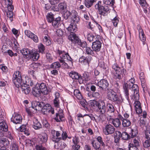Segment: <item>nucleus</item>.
Returning <instances> with one entry per match:
<instances>
[{"mask_svg": "<svg viewBox=\"0 0 150 150\" xmlns=\"http://www.w3.org/2000/svg\"><path fill=\"white\" fill-rule=\"evenodd\" d=\"M57 34L59 37H62L64 34V32L62 30L60 29L57 30L56 31Z\"/></svg>", "mask_w": 150, "mask_h": 150, "instance_id": "nucleus-64", "label": "nucleus"}, {"mask_svg": "<svg viewBox=\"0 0 150 150\" xmlns=\"http://www.w3.org/2000/svg\"><path fill=\"white\" fill-rule=\"evenodd\" d=\"M122 138V139L125 140H127L129 139L130 138V137L129 134L126 132H123L121 133Z\"/></svg>", "mask_w": 150, "mask_h": 150, "instance_id": "nucleus-35", "label": "nucleus"}, {"mask_svg": "<svg viewBox=\"0 0 150 150\" xmlns=\"http://www.w3.org/2000/svg\"><path fill=\"white\" fill-rule=\"evenodd\" d=\"M82 77L86 81H88L90 79L89 74L88 72L84 73L83 74Z\"/></svg>", "mask_w": 150, "mask_h": 150, "instance_id": "nucleus-59", "label": "nucleus"}, {"mask_svg": "<svg viewBox=\"0 0 150 150\" xmlns=\"http://www.w3.org/2000/svg\"><path fill=\"white\" fill-rule=\"evenodd\" d=\"M0 129L5 132L8 131V126L5 122H0Z\"/></svg>", "mask_w": 150, "mask_h": 150, "instance_id": "nucleus-33", "label": "nucleus"}, {"mask_svg": "<svg viewBox=\"0 0 150 150\" xmlns=\"http://www.w3.org/2000/svg\"><path fill=\"white\" fill-rule=\"evenodd\" d=\"M20 84L21 85L19 86H17V85L15 86L18 88H21L22 91L29 88L28 87V85L25 83L23 81H21V82H20Z\"/></svg>", "mask_w": 150, "mask_h": 150, "instance_id": "nucleus-39", "label": "nucleus"}, {"mask_svg": "<svg viewBox=\"0 0 150 150\" xmlns=\"http://www.w3.org/2000/svg\"><path fill=\"white\" fill-rule=\"evenodd\" d=\"M85 47L86 48V52L87 54L93 55L94 54L93 50H92L90 47H87V45Z\"/></svg>", "mask_w": 150, "mask_h": 150, "instance_id": "nucleus-43", "label": "nucleus"}, {"mask_svg": "<svg viewBox=\"0 0 150 150\" xmlns=\"http://www.w3.org/2000/svg\"><path fill=\"white\" fill-rule=\"evenodd\" d=\"M39 87L40 90L42 93L44 95H47L49 92L46 86V84L43 83H42L39 85Z\"/></svg>", "mask_w": 150, "mask_h": 150, "instance_id": "nucleus-15", "label": "nucleus"}, {"mask_svg": "<svg viewBox=\"0 0 150 150\" xmlns=\"http://www.w3.org/2000/svg\"><path fill=\"white\" fill-rule=\"evenodd\" d=\"M61 65L58 62L53 63L50 65V68L52 69H57L60 68Z\"/></svg>", "mask_w": 150, "mask_h": 150, "instance_id": "nucleus-38", "label": "nucleus"}, {"mask_svg": "<svg viewBox=\"0 0 150 150\" xmlns=\"http://www.w3.org/2000/svg\"><path fill=\"white\" fill-rule=\"evenodd\" d=\"M129 85L127 83L125 82L123 84V88L124 93L126 98L127 100L129 99Z\"/></svg>", "mask_w": 150, "mask_h": 150, "instance_id": "nucleus-19", "label": "nucleus"}, {"mask_svg": "<svg viewBox=\"0 0 150 150\" xmlns=\"http://www.w3.org/2000/svg\"><path fill=\"white\" fill-rule=\"evenodd\" d=\"M97 85L102 90L106 91L109 89V83L107 80L102 79L98 82Z\"/></svg>", "mask_w": 150, "mask_h": 150, "instance_id": "nucleus-7", "label": "nucleus"}, {"mask_svg": "<svg viewBox=\"0 0 150 150\" xmlns=\"http://www.w3.org/2000/svg\"><path fill=\"white\" fill-rule=\"evenodd\" d=\"M139 38L142 41L144 42L146 40V38L144 32L139 33Z\"/></svg>", "mask_w": 150, "mask_h": 150, "instance_id": "nucleus-55", "label": "nucleus"}, {"mask_svg": "<svg viewBox=\"0 0 150 150\" xmlns=\"http://www.w3.org/2000/svg\"><path fill=\"white\" fill-rule=\"evenodd\" d=\"M112 68L115 71L114 74V78L116 80L121 79L123 77V74L124 75L126 74V70L124 69H122L116 63L112 65Z\"/></svg>", "mask_w": 150, "mask_h": 150, "instance_id": "nucleus-1", "label": "nucleus"}, {"mask_svg": "<svg viewBox=\"0 0 150 150\" xmlns=\"http://www.w3.org/2000/svg\"><path fill=\"white\" fill-rule=\"evenodd\" d=\"M96 0H85V6L88 8L91 7L93 5L94 2H96Z\"/></svg>", "mask_w": 150, "mask_h": 150, "instance_id": "nucleus-29", "label": "nucleus"}, {"mask_svg": "<svg viewBox=\"0 0 150 150\" xmlns=\"http://www.w3.org/2000/svg\"><path fill=\"white\" fill-rule=\"evenodd\" d=\"M130 130V132L129 133L130 136L131 138H134L136 136L138 133V131L137 129L136 128L135 129H132L131 128H129Z\"/></svg>", "mask_w": 150, "mask_h": 150, "instance_id": "nucleus-32", "label": "nucleus"}, {"mask_svg": "<svg viewBox=\"0 0 150 150\" xmlns=\"http://www.w3.org/2000/svg\"><path fill=\"white\" fill-rule=\"evenodd\" d=\"M85 118H83L85 123H89L91 122V119L89 116L88 114H85L84 115Z\"/></svg>", "mask_w": 150, "mask_h": 150, "instance_id": "nucleus-53", "label": "nucleus"}, {"mask_svg": "<svg viewBox=\"0 0 150 150\" xmlns=\"http://www.w3.org/2000/svg\"><path fill=\"white\" fill-rule=\"evenodd\" d=\"M3 143L4 146H7L9 144V141L6 139H3L0 140V143Z\"/></svg>", "mask_w": 150, "mask_h": 150, "instance_id": "nucleus-60", "label": "nucleus"}, {"mask_svg": "<svg viewBox=\"0 0 150 150\" xmlns=\"http://www.w3.org/2000/svg\"><path fill=\"white\" fill-rule=\"evenodd\" d=\"M145 131V138L147 139L150 140V130L149 128H146Z\"/></svg>", "mask_w": 150, "mask_h": 150, "instance_id": "nucleus-50", "label": "nucleus"}, {"mask_svg": "<svg viewBox=\"0 0 150 150\" xmlns=\"http://www.w3.org/2000/svg\"><path fill=\"white\" fill-rule=\"evenodd\" d=\"M115 132L114 134V142L115 143H117L119 142L120 138L121 137V133L118 130L115 131Z\"/></svg>", "mask_w": 150, "mask_h": 150, "instance_id": "nucleus-20", "label": "nucleus"}, {"mask_svg": "<svg viewBox=\"0 0 150 150\" xmlns=\"http://www.w3.org/2000/svg\"><path fill=\"white\" fill-rule=\"evenodd\" d=\"M99 101H97L95 100H91L88 104V105L91 107L96 106L97 107Z\"/></svg>", "mask_w": 150, "mask_h": 150, "instance_id": "nucleus-41", "label": "nucleus"}, {"mask_svg": "<svg viewBox=\"0 0 150 150\" xmlns=\"http://www.w3.org/2000/svg\"><path fill=\"white\" fill-rule=\"evenodd\" d=\"M29 38H31L35 42H38V37L33 33L30 36Z\"/></svg>", "mask_w": 150, "mask_h": 150, "instance_id": "nucleus-58", "label": "nucleus"}, {"mask_svg": "<svg viewBox=\"0 0 150 150\" xmlns=\"http://www.w3.org/2000/svg\"><path fill=\"white\" fill-rule=\"evenodd\" d=\"M21 52L23 55L24 58L28 59H29L30 51L28 49H23L21 50Z\"/></svg>", "mask_w": 150, "mask_h": 150, "instance_id": "nucleus-23", "label": "nucleus"}, {"mask_svg": "<svg viewBox=\"0 0 150 150\" xmlns=\"http://www.w3.org/2000/svg\"><path fill=\"white\" fill-rule=\"evenodd\" d=\"M54 120L57 122H59L60 121H64L65 118L64 115L62 112V111H59L56 114V117L54 118Z\"/></svg>", "mask_w": 150, "mask_h": 150, "instance_id": "nucleus-16", "label": "nucleus"}, {"mask_svg": "<svg viewBox=\"0 0 150 150\" xmlns=\"http://www.w3.org/2000/svg\"><path fill=\"white\" fill-rule=\"evenodd\" d=\"M101 1H99L95 5L96 9L98 10L99 14L103 16L106 15L107 12L109 11V9L108 6H101Z\"/></svg>", "mask_w": 150, "mask_h": 150, "instance_id": "nucleus-5", "label": "nucleus"}, {"mask_svg": "<svg viewBox=\"0 0 150 150\" xmlns=\"http://www.w3.org/2000/svg\"><path fill=\"white\" fill-rule=\"evenodd\" d=\"M130 144L139 148L141 144L139 138L137 137H135Z\"/></svg>", "mask_w": 150, "mask_h": 150, "instance_id": "nucleus-25", "label": "nucleus"}, {"mask_svg": "<svg viewBox=\"0 0 150 150\" xmlns=\"http://www.w3.org/2000/svg\"><path fill=\"white\" fill-rule=\"evenodd\" d=\"M32 93L35 97H39L42 93L39 88L35 86L32 88Z\"/></svg>", "mask_w": 150, "mask_h": 150, "instance_id": "nucleus-22", "label": "nucleus"}, {"mask_svg": "<svg viewBox=\"0 0 150 150\" xmlns=\"http://www.w3.org/2000/svg\"><path fill=\"white\" fill-rule=\"evenodd\" d=\"M67 4L66 3L63 2H61L58 4V7L60 10H63L67 8Z\"/></svg>", "mask_w": 150, "mask_h": 150, "instance_id": "nucleus-49", "label": "nucleus"}, {"mask_svg": "<svg viewBox=\"0 0 150 150\" xmlns=\"http://www.w3.org/2000/svg\"><path fill=\"white\" fill-rule=\"evenodd\" d=\"M139 124L141 127L143 128V129H146V128H148L146 127V122L144 119L140 120Z\"/></svg>", "mask_w": 150, "mask_h": 150, "instance_id": "nucleus-51", "label": "nucleus"}, {"mask_svg": "<svg viewBox=\"0 0 150 150\" xmlns=\"http://www.w3.org/2000/svg\"><path fill=\"white\" fill-rule=\"evenodd\" d=\"M131 123L130 121L126 119H125L122 121V125L124 127H129L131 125Z\"/></svg>", "mask_w": 150, "mask_h": 150, "instance_id": "nucleus-30", "label": "nucleus"}, {"mask_svg": "<svg viewBox=\"0 0 150 150\" xmlns=\"http://www.w3.org/2000/svg\"><path fill=\"white\" fill-rule=\"evenodd\" d=\"M129 150H137L139 148L129 144L128 146Z\"/></svg>", "mask_w": 150, "mask_h": 150, "instance_id": "nucleus-61", "label": "nucleus"}, {"mask_svg": "<svg viewBox=\"0 0 150 150\" xmlns=\"http://www.w3.org/2000/svg\"><path fill=\"white\" fill-rule=\"evenodd\" d=\"M55 98L54 100V106L56 107H59V94L58 92H56L55 94Z\"/></svg>", "mask_w": 150, "mask_h": 150, "instance_id": "nucleus-24", "label": "nucleus"}, {"mask_svg": "<svg viewBox=\"0 0 150 150\" xmlns=\"http://www.w3.org/2000/svg\"><path fill=\"white\" fill-rule=\"evenodd\" d=\"M92 59V58L90 56H88L86 57L82 56L79 59V62L81 63L89 65L90 62Z\"/></svg>", "mask_w": 150, "mask_h": 150, "instance_id": "nucleus-12", "label": "nucleus"}, {"mask_svg": "<svg viewBox=\"0 0 150 150\" xmlns=\"http://www.w3.org/2000/svg\"><path fill=\"white\" fill-rule=\"evenodd\" d=\"M97 107L99 112L101 114H104L106 111V107L105 103L102 100L99 101Z\"/></svg>", "mask_w": 150, "mask_h": 150, "instance_id": "nucleus-10", "label": "nucleus"}, {"mask_svg": "<svg viewBox=\"0 0 150 150\" xmlns=\"http://www.w3.org/2000/svg\"><path fill=\"white\" fill-rule=\"evenodd\" d=\"M33 126V127L35 129H38L42 127L40 123L36 119L34 120Z\"/></svg>", "mask_w": 150, "mask_h": 150, "instance_id": "nucleus-27", "label": "nucleus"}, {"mask_svg": "<svg viewBox=\"0 0 150 150\" xmlns=\"http://www.w3.org/2000/svg\"><path fill=\"white\" fill-rule=\"evenodd\" d=\"M39 51L42 54L45 53V48L44 46L42 43L40 44L38 46Z\"/></svg>", "mask_w": 150, "mask_h": 150, "instance_id": "nucleus-44", "label": "nucleus"}, {"mask_svg": "<svg viewBox=\"0 0 150 150\" xmlns=\"http://www.w3.org/2000/svg\"><path fill=\"white\" fill-rule=\"evenodd\" d=\"M119 18L118 17L116 16L111 20L112 22L115 27H117V26L119 22Z\"/></svg>", "mask_w": 150, "mask_h": 150, "instance_id": "nucleus-45", "label": "nucleus"}, {"mask_svg": "<svg viewBox=\"0 0 150 150\" xmlns=\"http://www.w3.org/2000/svg\"><path fill=\"white\" fill-rule=\"evenodd\" d=\"M103 3L106 5L112 6L115 3V1L114 0H103Z\"/></svg>", "mask_w": 150, "mask_h": 150, "instance_id": "nucleus-42", "label": "nucleus"}, {"mask_svg": "<svg viewBox=\"0 0 150 150\" xmlns=\"http://www.w3.org/2000/svg\"><path fill=\"white\" fill-rule=\"evenodd\" d=\"M69 75L72 79L78 80L79 82H83V79H82V77L77 72L75 71H71V72L69 73Z\"/></svg>", "mask_w": 150, "mask_h": 150, "instance_id": "nucleus-9", "label": "nucleus"}, {"mask_svg": "<svg viewBox=\"0 0 150 150\" xmlns=\"http://www.w3.org/2000/svg\"><path fill=\"white\" fill-rule=\"evenodd\" d=\"M143 145L145 148L147 149L150 146V140L147 139L143 143Z\"/></svg>", "mask_w": 150, "mask_h": 150, "instance_id": "nucleus-54", "label": "nucleus"}, {"mask_svg": "<svg viewBox=\"0 0 150 150\" xmlns=\"http://www.w3.org/2000/svg\"><path fill=\"white\" fill-rule=\"evenodd\" d=\"M47 20V21L51 23L54 20L53 14L51 12L48 13L46 16Z\"/></svg>", "mask_w": 150, "mask_h": 150, "instance_id": "nucleus-34", "label": "nucleus"}, {"mask_svg": "<svg viewBox=\"0 0 150 150\" xmlns=\"http://www.w3.org/2000/svg\"><path fill=\"white\" fill-rule=\"evenodd\" d=\"M91 144L92 146L95 149L98 150L101 149V148H100V145L98 142L96 141L95 140H93Z\"/></svg>", "mask_w": 150, "mask_h": 150, "instance_id": "nucleus-37", "label": "nucleus"}, {"mask_svg": "<svg viewBox=\"0 0 150 150\" xmlns=\"http://www.w3.org/2000/svg\"><path fill=\"white\" fill-rule=\"evenodd\" d=\"M108 99L112 102H116L117 104H120L122 102L121 97L118 96L117 93L112 90L109 91L108 95Z\"/></svg>", "mask_w": 150, "mask_h": 150, "instance_id": "nucleus-3", "label": "nucleus"}, {"mask_svg": "<svg viewBox=\"0 0 150 150\" xmlns=\"http://www.w3.org/2000/svg\"><path fill=\"white\" fill-rule=\"evenodd\" d=\"M135 100L134 105L136 113L138 114H140L142 112L141 103L138 100H135Z\"/></svg>", "mask_w": 150, "mask_h": 150, "instance_id": "nucleus-18", "label": "nucleus"}, {"mask_svg": "<svg viewBox=\"0 0 150 150\" xmlns=\"http://www.w3.org/2000/svg\"><path fill=\"white\" fill-rule=\"evenodd\" d=\"M74 94L78 99H81L82 98V96L79 90H75L74 91Z\"/></svg>", "mask_w": 150, "mask_h": 150, "instance_id": "nucleus-36", "label": "nucleus"}, {"mask_svg": "<svg viewBox=\"0 0 150 150\" xmlns=\"http://www.w3.org/2000/svg\"><path fill=\"white\" fill-rule=\"evenodd\" d=\"M103 134L106 135L111 134L114 133L115 128L112 125L110 124H107L103 128Z\"/></svg>", "mask_w": 150, "mask_h": 150, "instance_id": "nucleus-6", "label": "nucleus"}, {"mask_svg": "<svg viewBox=\"0 0 150 150\" xmlns=\"http://www.w3.org/2000/svg\"><path fill=\"white\" fill-rule=\"evenodd\" d=\"M30 57L32 60L35 61L38 60L39 57V54L37 52H32L30 54Z\"/></svg>", "mask_w": 150, "mask_h": 150, "instance_id": "nucleus-28", "label": "nucleus"}, {"mask_svg": "<svg viewBox=\"0 0 150 150\" xmlns=\"http://www.w3.org/2000/svg\"><path fill=\"white\" fill-rule=\"evenodd\" d=\"M25 83L28 86H32L33 85V82L30 79H28L25 81Z\"/></svg>", "mask_w": 150, "mask_h": 150, "instance_id": "nucleus-63", "label": "nucleus"}, {"mask_svg": "<svg viewBox=\"0 0 150 150\" xmlns=\"http://www.w3.org/2000/svg\"><path fill=\"white\" fill-rule=\"evenodd\" d=\"M39 102L36 101H33L32 103V107L33 108L35 109L36 110H39L38 106Z\"/></svg>", "mask_w": 150, "mask_h": 150, "instance_id": "nucleus-48", "label": "nucleus"}, {"mask_svg": "<svg viewBox=\"0 0 150 150\" xmlns=\"http://www.w3.org/2000/svg\"><path fill=\"white\" fill-rule=\"evenodd\" d=\"M23 81L21 72L18 71L14 73L13 79V81L15 85L17 86H20V82Z\"/></svg>", "mask_w": 150, "mask_h": 150, "instance_id": "nucleus-8", "label": "nucleus"}, {"mask_svg": "<svg viewBox=\"0 0 150 150\" xmlns=\"http://www.w3.org/2000/svg\"><path fill=\"white\" fill-rule=\"evenodd\" d=\"M64 16L66 19H67L70 16L71 20L74 23H78L80 20L77 12L74 10H72L71 12L69 11H67L64 14Z\"/></svg>", "mask_w": 150, "mask_h": 150, "instance_id": "nucleus-4", "label": "nucleus"}, {"mask_svg": "<svg viewBox=\"0 0 150 150\" xmlns=\"http://www.w3.org/2000/svg\"><path fill=\"white\" fill-rule=\"evenodd\" d=\"M51 134L52 136V141L53 142L58 141V139H56V140H55V139H56L55 138V135L56 133V131L54 130H51Z\"/></svg>", "mask_w": 150, "mask_h": 150, "instance_id": "nucleus-52", "label": "nucleus"}, {"mask_svg": "<svg viewBox=\"0 0 150 150\" xmlns=\"http://www.w3.org/2000/svg\"><path fill=\"white\" fill-rule=\"evenodd\" d=\"M101 47V43L99 40H96L92 43V47L95 52H99Z\"/></svg>", "mask_w": 150, "mask_h": 150, "instance_id": "nucleus-13", "label": "nucleus"}, {"mask_svg": "<svg viewBox=\"0 0 150 150\" xmlns=\"http://www.w3.org/2000/svg\"><path fill=\"white\" fill-rule=\"evenodd\" d=\"M98 142L99 143L100 145H101L103 148L105 146V144L103 142V139L101 136H98L97 138Z\"/></svg>", "mask_w": 150, "mask_h": 150, "instance_id": "nucleus-47", "label": "nucleus"}, {"mask_svg": "<svg viewBox=\"0 0 150 150\" xmlns=\"http://www.w3.org/2000/svg\"><path fill=\"white\" fill-rule=\"evenodd\" d=\"M6 15L9 18L11 21H12L13 19V13L11 11H8L6 13Z\"/></svg>", "mask_w": 150, "mask_h": 150, "instance_id": "nucleus-56", "label": "nucleus"}, {"mask_svg": "<svg viewBox=\"0 0 150 150\" xmlns=\"http://www.w3.org/2000/svg\"><path fill=\"white\" fill-rule=\"evenodd\" d=\"M107 109L108 112H114L115 108L113 105L111 104H108L107 105Z\"/></svg>", "mask_w": 150, "mask_h": 150, "instance_id": "nucleus-46", "label": "nucleus"}, {"mask_svg": "<svg viewBox=\"0 0 150 150\" xmlns=\"http://www.w3.org/2000/svg\"><path fill=\"white\" fill-rule=\"evenodd\" d=\"M39 139L41 144H45L47 140V135L46 133H43L40 136Z\"/></svg>", "mask_w": 150, "mask_h": 150, "instance_id": "nucleus-21", "label": "nucleus"}, {"mask_svg": "<svg viewBox=\"0 0 150 150\" xmlns=\"http://www.w3.org/2000/svg\"><path fill=\"white\" fill-rule=\"evenodd\" d=\"M68 38L72 43L82 48L85 47L86 46L87 43L86 42H81L80 39L75 33L69 34L68 35Z\"/></svg>", "mask_w": 150, "mask_h": 150, "instance_id": "nucleus-2", "label": "nucleus"}, {"mask_svg": "<svg viewBox=\"0 0 150 150\" xmlns=\"http://www.w3.org/2000/svg\"><path fill=\"white\" fill-rule=\"evenodd\" d=\"M112 122L114 126L116 128L120 127L121 124V122L119 120V119L116 118L113 119Z\"/></svg>", "mask_w": 150, "mask_h": 150, "instance_id": "nucleus-31", "label": "nucleus"}, {"mask_svg": "<svg viewBox=\"0 0 150 150\" xmlns=\"http://www.w3.org/2000/svg\"><path fill=\"white\" fill-rule=\"evenodd\" d=\"M22 118L21 116L18 114H15V116H13L11 119V120L16 124H21L22 122Z\"/></svg>", "mask_w": 150, "mask_h": 150, "instance_id": "nucleus-14", "label": "nucleus"}, {"mask_svg": "<svg viewBox=\"0 0 150 150\" xmlns=\"http://www.w3.org/2000/svg\"><path fill=\"white\" fill-rule=\"evenodd\" d=\"M77 23H71L69 27L67 28V30L70 32V33H75L77 30V25L76 24Z\"/></svg>", "mask_w": 150, "mask_h": 150, "instance_id": "nucleus-17", "label": "nucleus"}, {"mask_svg": "<svg viewBox=\"0 0 150 150\" xmlns=\"http://www.w3.org/2000/svg\"><path fill=\"white\" fill-rule=\"evenodd\" d=\"M35 148L36 150H47L46 148L43 146L42 144L36 145Z\"/></svg>", "mask_w": 150, "mask_h": 150, "instance_id": "nucleus-62", "label": "nucleus"}, {"mask_svg": "<svg viewBox=\"0 0 150 150\" xmlns=\"http://www.w3.org/2000/svg\"><path fill=\"white\" fill-rule=\"evenodd\" d=\"M132 91H133V97L135 100H138L139 99V88L137 84H132Z\"/></svg>", "mask_w": 150, "mask_h": 150, "instance_id": "nucleus-11", "label": "nucleus"}, {"mask_svg": "<svg viewBox=\"0 0 150 150\" xmlns=\"http://www.w3.org/2000/svg\"><path fill=\"white\" fill-rule=\"evenodd\" d=\"M61 22V17H59L55 18V20H54L52 23V25L55 28L59 27V25H60L59 24Z\"/></svg>", "mask_w": 150, "mask_h": 150, "instance_id": "nucleus-26", "label": "nucleus"}, {"mask_svg": "<svg viewBox=\"0 0 150 150\" xmlns=\"http://www.w3.org/2000/svg\"><path fill=\"white\" fill-rule=\"evenodd\" d=\"M43 40L44 43L47 45H49L51 44V41L49 37L45 36L44 37Z\"/></svg>", "mask_w": 150, "mask_h": 150, "instance_id": "nucleus-40", "label": "nucleus"}, {"mask_svg": "<svg viewBox=\"0 0 150 150\" xmlns=\"http://www.w3.org/2000/svg\"><path fill=\"white\" fill-rule=\"evenodd\" d=\"M19 148L18 145L16 143H12L11 150H18Z\"/></svg>", "mask_w": 150, "mask_h": 150, "instance_id": "nucleus-57", "label": "nucleus"}]
</instances>
